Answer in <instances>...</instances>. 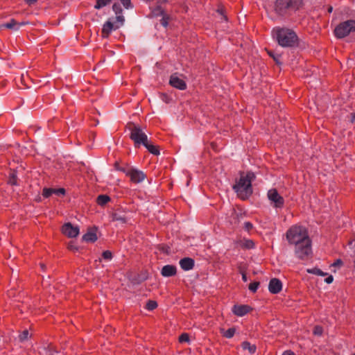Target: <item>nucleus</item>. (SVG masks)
<instances>
[{
    "instance_id": "nucleus-13",
    "label": "nucleus",
    "mask_w": 355,
    "mask_h": 355,
    "mask_svg": "<svg viewBox=\"0 0 355 355\" xmlns=\"http://www.w3.org/2000/svg\"><path fill=\"white\" fill-rule=\"evenodd\" d=\"M169 84L178 89L184 90L187 88L186 83L180 78L177 73L172 74L170 77Z\"/></svg>"
},
{
    "instance_id": "nucleus-4",
    "label": "nucleus",
    "mask_w": 355,
    "mask_h": 355,
    "mask_svg": "<svg viewBox=\"0 0 355 355\" xmlns=\"http://www.w3.org/2000/svg\"><path fill=\"white\" fill-rule=\"evenodd\" d=\"M302 6V0H276L273 11L279 17H286L292 15Z\"/></svg>"
},
{
    "instance_id": "nucleus-34",
    "label": "nucleus",
    "mask_w": 355,
    "mask_h": 355,
    "mask_svg": "<svg viewBox=\"0 0 355 355\" xmlns=\"http://www.w3.org/2000/svg\"><path fill=\"white\" fill-rule=\"evenodd\" d=\"M102 257L106 260H110L112 258V253L110 250L103 251L102 253Z\"/></svg>"
},
{
    "instance_id": "nucleus-31",
    "label": "nucleus",
    "mask_w": 355,
    "mask_h": 355,
    "mask_svg": "<svg viewBox=\"0 0 355 355\" xmlns=\"http://www.w3.org/2000/svg\"><path fill=\"white\" fill-rule=\"evenodd\" d=\"M178 340L180 343H188L190 340L189 335L187 333H182L179 336Z\"/></svg>"
},
{
    "instance_id": "nucleus-46",
    "label": "nucleus",
    "mask_w": 355,
    "mask_h": 355,
    "mask_svg": "<svg viewBox=\"0 0 355 355\" xmlns=\"http://www.w3.org/2000/svg\"><path fill=\"white\" fill-rule=\"evenodd\" d=\"M29 5L35 3L37 0H24Z\"/></svg>"
},
{
    "instance_id": "nucleus-30",
    "label": "nucleus",
    "mask_w": 355,
    "mask_h": 355,
    "mask_svg": "<svg viewBox=\"0 0 355 355\" xmlns=\"http://www.w3.org/2000/svg\"><path fill=\"white\" fill-rule=\"evenodd\" d=\"M259 285H260V283L259 282H253L249 284L248 288L252 293H256Z\"/></svg>"
},
{
    "instance_id": "nucleus-40",
    "label": "nucleus",
    "mask_w": 355,
    "mask_h": 355,
    "mask_svg": "<svg viewBox=\"0 0 355 355\" xmlns=\"http://www.w3.org/2000/svg\"><path fill=\"white\" fill-rule=\"evenodd\" d=\"M244 227L247 231H250L253 228L252 223L248 221L244 223Z\"/></svg>"
},
{
    "instance_id": "nucleus-27",
    "label": "nucleus",
    "mask_w": 355,
    "mask_h": 355,
    "mask_svg": "<svg viewBox=\"0 0 355 355\" xmlns=\"http://www.w3.org/2000/svg\"><path fill=\"white\" fill-rule=\"evenodd\" d=\"M157 306L158 304L155 300H149L146 304L145 309L148 311H153L157 309Z\"/></svg>"
},
{
    "instance_id": "nucleus-41",
    "label": "nucleus",
    "mask_w": 355,
    "mask_h": 355,
    "mask_svg": "<svg viewBox=\"0 0 355 355\" xmlns=\"http://www.w3.org/2000/svg\"><path fill=\"white\" fill-rule=\"evenodd\" d=\"M268 54L270 57H272L274 60L277 62V63H279V58L280 57V55H275L274 53H272V51H268Z\"/></svg>"
},
{
    "instance_id": "nucleus-48",
    "label": "nucleus",
    "mask_w": 355,
    "mask_h": 355,
    "mask_svg": "<svg viewBox=\"0 0 355 355\" xmlns=\"http://www.w3.org/2000/svg\"><path fill=\"white\" fill-rule=\"evenodd\" d=\"M40 266L41 268L42 269V270H45V269H46V266H45V264H44V263H40Z\"/></svg>"
},
{
    "instance_id": "nucleus-33",
    "label": "nucleus",
    "mask_w": 355,
    "mask_h": 355,
    "mask_svg": "<svg viewBox=\"0 0 355 355\" xmlns=\"http://www.w3.org/2000/svg\"><path fill=\"white\" fill-rule=\"evenodd\" d=\"M53 194L64 196L66 194V190L64 188H59V189H53Z\"/></svg>"
},
{
    "instance_id": "nucleus-52",
    "label": "nucleus",
    "mask_w": 355,
    "mask_h": 355,
    "mask_svg": "<svg viewBox=\"0 0 355 355\" xmlns=\"http://www.w3.org/2000/svg\"><path fill=\"white\" fill-rule=\"evenodd\" d=\"M353 355H355V354H354Z\"/></svg>"
},
{
    "instance_id": "nucleus-21",
    "label": "nucleus",
    "mask_w": 355,
    "mask_h": 355,
    "mask_svg": "<svg viewBox=\"0 0 355 355\" xmlns=\"http://www.w3.org/2000/svg\"><path fill=\"white\" fill-rule=\"evenodd\" d=\"M241 248L243 249L250 250L255 248V243L252 239H244L241 242Z\"/></svg>"
},
{
    "instance_id": "nucleus-38",
    "label": "nucleus",
    "mask_w": 355,
    "mask_h": 355,
    "mask_svg": "<svg viewBox=\"0 0 355 355\" xmlns=\"http://www.w3.org/2000/svg\"><path fill=\"white\" fill-rule=\"evenodd\" d=\"M162 18L160 21L161 22V24L164 26V27H166L167 25H168V17H167L166 15H162Z\"/></svg>"
},
{
    "instance_id": "nucleus-9",
    "label": "nucleus",
    "mask_w": 355,
    "mask_h": 355,
    "mask_svg": "<svg viewBox=\"0 0 355 355\" xmlns=\"http://www.w3.org/2000/svg\"><path fill=\"white\" fill-rule=\"evenodd\" d=\"M126 176L130 178L131 182L139 184L146 178V175L141 171L130 168L127 171Z\"/></svg>"
},
{
    "instance_id": "nucleus-50",
    "label": "nucleus",
    "mask_w": 355,
    "mask_h": 355,
    "mask_svg": "<svg viewBox=\"0 0 355 355\" xmlns=\"http://www.w3.org/2000/svg\"><path fill=\"white\" fill-rule=\"evenodd\" d=\"M332 10H333V8H332L331 6H329V7L328 8V12H332Z\"/></svg>"
},
{
    "instance_id": "nucleus-24",
    "label": "nucleus",
    "mask_w": 355,
    "mask_h": 355,
    "mask_svg": "<svg viewBox=\"0 0 355 355\" xmlns=\"http://www.w3.org/2000/svg\"><path fill=\"white\" fill-rule=\"evenodd\" d=\"M17 24H18V22L15 19H12L8 23L3 24L2 27L17 31V30H19V27H17Z\"/></svg>"
},
{
    "instance_id": "nucleus-32",
    "label": "nucleus",
    "mask_w": 355,
    "mask_h": 355,
    "mask_svg": "<svg viewBox=\"0 0 355 355\" xmlns=\"http://www.w3.org/2000/svg\"><path fill=\"white\" fill-rule=\"evenodd\" d=\"M114 168L117 171H121L126 175L127 171L129 168H127L126 166H121L118 162H116L114 164Z\"/></svg>"
},
{
    "instance_id": "nucleus-49",
    "label": "nucleus",
    "mask_w": 355,
    "mask_h": 355,
    "mask_svg": "<svg viewBox=\"0 0 355 355\" xmlns=\"http://www.w3.org/2000/svg\"><path fill=\"white\" fill-rule=\"evenodd\" d=\"M351 121L352 122H355V114H352Z\"/></svg>"
},
{
    "instance_id": "nucleus-51",
    "label": "nucleus",
    "mask_w": 355,
    "mask_h": 355,
    "mask_svg": "<svg viewBox=\"0 0 355 355\" xmlns=\"http://www.w3.org/2000/svg\"><path fill=\"white\" fill-rule=\"evenodd\" d=\"M2 27V26H0V28Z\"/></svg>"
},
{
    "instance_id": "nucleus-5",
    "label": "nucleus",
    "mask_w": 355,
    "mask_h": 355,
    "mask_svg": "<svg viewBox=\"0 0 355 355\" xmlns=\"http://www.w3.org/2000/svg\"><path fill=\"white\" fill-rule=\"evenodd\" d=\"M286 239L290 245H295L309 237L308 230L300 225L291 226L286 233Z\"/></svg>"
},
{
    "instance_id": "nucleus-15",
    "label": "nucleus",
    "mask_w": 355,
    "mask_h": 355,
    "mask_svg": "<svg viewBox=\"0 0 355 355\" xmlns=\"http://www.w3.org/2000/svg\"><path fill=\"white\" fill-rule=\"evenodd\" d=\"M180 266L181 268L185 271L192 270L195 266V261L190 257H184L180 260Z\"/></svg>"
},
{
    "instance_id": "nucleus-35",
    "label": "nucleus",
    "mask_w": 355,
    "mask_h": 355,
    "mask_svg": "<svg viewBox=\"0 0 355 355\" xmlns=\"http://www.w3.org/2000/svg\"><path fill=\"white\" fill-rule=\"evenodd\" d=\"M153 14L155 16H159L164 15V11L160 6H157L153 11Z\"/></svg>"
},
{
    "instance_id": "nucleus-17",
    "label": "nucleus",
    "mask_w": 355,
    "mask_h": 355,
    "mask_svg": "<svg viewBox=\"0 0 355 355\" xmlns=\"http://www.w3.org/2000/svg\"><path fill=\"white\" fill-rule=\"evenodd\" d=\"M83 239L87 242L94 243L97 241L98 237L96 230H90L83 236Z\"/></svg>"
},
{
    "instance_id": "nucleus-1",
    "label": "nucleus",
    "mask_w": 355,
    "mask_h": 355,
    "mask_svg": "<svg viewBox=\"0 0 355 355\" xmlns=\"http://www.w3.org/2000/svg\"><path fill=\"white\" fill-rule=\"evenodd\" d=\"M128 128L130 132V137L134 141L136 148L143 145L150 153L153 155H159L161 153L159 147L155 145L150 140H148V136L140 126L133 123H130Z\"/></svg>"
},
{
    "instance_id": "nucleus-3",
    "label": "nucleus",
    "mask_w": 355,
    "mask_h": 355,
    "mask_svg": "<svg viewBox=\"0 0 355 355\" xmlns=\"http://www.w3.org/2000/svg\"><path fill=\"white\" fill-rule=\"evenodd\" d=\"M272 33L278 44L282 47H294L297 44L298 37L292 29L275 27Z\"/></svg>"
},
{
    "instance_id": "nucleus-7",
    "label": "nucleus",
    "mask_w": 355,
    "mask_h": 355,
    "mask_svg": "<svg viewBox=\"0 0 355 355\" xmlns=\"http://www.w3.org/2000/svg\"><path fill=\"white\" fill-rule=\"evenodd\" d=\"M355 31V20L349 19L340 23L335 28L336 37L342 39Z\"/></svg>"
},
{
    "instance_id": "nucleus-8",
    "label": "nucleus",
    "mask_w": 355,
    "mask_h": 355,
    "mask_svg": "<svg viewBox=\"0 0 355 355\" xmlns=\"http://www.w3.org/2000/svg\"><path fill=\"white\" fill-rule=\"evenodd\" d=\"M268 198L272 203L273 207L282 209L284 205V198L278 193L276 189H271L268 191Z\"/></svg>"
},
{
    "instance_id": "nucleus-39",
    "label": "nucleus",
    "mask_w": 355,
    "mask_h": 355,
    "mask_svg": "<svg viewBox=\"0 0 355 355\" xmlns=\"http://www.w3.org/2000/svg\"><path fill=\"white\" fill-rule=\"evenodd\" d=\"M161 99H162V101H164L166 103H169L171 102V98L169 97L166 94H161Z\"/></svg>"
},
{
    "instance_id": "nucleus-36",
    "label": "nucleus",
    "mask_w": 355,
    "mask_h": 355,
    "mask_svg": "<svg viewBox=\"0 0 355 355\" xmlns=\"http://www.w3.org/2000/svg\"><path fill=\"white\" fill-rule=\"evenodd\" d=\"M28 335H29V333H28V330H24L20 334H19V340L21 341H23V340H25L28 338Z\"/></svg>"
},
{
    "instance_id": "nucleus-25",
    "label": "nucleus",
    "mask_w": 355,
    "mask_h": 355,
    "mask_svg": "<svg viewBox=\"0 0 355 355\" xmlns=\"http://www.w3.org/2000/svg\"><path fill=\"white\" fill-rule=\"evenodd\" d=\"M306 271H307L308 273L313 274V275H318V276H326V275H327V272H323L320 268H316V267L313 268H311V269H307Z\"/></svg>"
},
{
    "instance_id": "nucleus-23",
    "label": "nucleus",
    "mask_w": 355,
    "mask_h": 355,
    "mask_svg": "<svg viewBox=\"0 0 355 355\" xmlns=\"http://www.w3.org/2000/svg\"><path fill=\"white\" fill-rule=\"evenodd\" d=\"M111 200V198L107 195H99L96 198V203L98 205L104 206Z\"/></svg>"
},
{
    "instance_id": "nucleus-18",
    "label": "nucleus",
    "mask_w": 355,
    "mask_h": 355,
    "mask_svg": "<svg viewBox=\"0 0 355 355\" xmlns=\"http://www.w3.org/2000/svg\"><path fill=\"white\" fill-rule=\"evenodd\" d=\"M17 180V171L15 169H10L7 183L11 186H17L18 185Z\"/></svg>"
},
{
    "instance_id": "nucleus-28",
    "label": "nucleus",
    "mask_w": 355,
    "mask_h": 355,
    "mask_svg": "<svg viewBox=\"0 0 355 355\" xmlns=\"http://www.w3.org/2000/svg\"><path fill=\"white\" fill-rule=\"evenodd\" d=\"M323 327L320 325H315L313 329V334L315 336H321L323 334Z\"/></svg>"
},
{
    "instance_id": "nucleus-14",
    "label": "nucleus",
    "mask_w": 355,
    "mask_h": 355,
    "mask_svg": "<svg viewBox=\"0 0 355 355\" xmlns=\"http://www.w3.org/2000/svg\"><path fill=\"white\" fill-rule=\"evenodd\" d=\"M121 23L119 24L114 25L112 21L110 20L107 21L103 26L102 28V36L103 37H108L110 33L113 30H116L119 28L121 26Z\"/></svg>"
},
{
    "instance_id": "nucleus-44",
    "label": "nucleus",
    "mask_w": 355,
    "mask_h": 355,
    "mask_svg": "<svg viewBox=\"0 0 355 355\" xmlns=\"http://www.w3.org/2000/svg\"><path fill=\"white\" fill-rule=\"evenodd\" d=\"M282 355H295L292 350H286L283 352Z\"/></svg>"
},
{
    "instance_id": "nucleus-43",
    "label": "nucleus",
    "mask_w": 355,
    "mask_h": 355,
    "mask_svg": "<svg viewBox=\"0 0 355 355\" xmlns=\"http://www.w3.org/2000/svg\"><path fill=\"white\" fill-rule=\"evenodd\" d=\"M68 249L73 250V251H77L78 250V247L75 246L72 243L69 244Z\"/></svg>"
},
{
    "instance_id": "nucleus-6",
    "label": "nucleus",
    "mask_w": 355,
    "mask_h": 355,
    "mask_svg": "<svg viewBox=\"0 0 355 355\" xmlns=\"http://www.w3.org/2000/svg\"><path fill=\"white\" fill-rule=\"evenodd\" d=\"M311 240L309 237L304 241L295 244V254L300 260H306L312 254Z\"/></svg>"
},
{
    "instance_id": "nucleus-26",
    "label": "nucleus",
    "mask_w": 355,
    "mask_h": 355,
    "mask_svg": "<svg viewBox=\"0 0 355 355\" xmlns=\"http://www.w3.org/2000/svg\"><path fill=\"white\" fill-rule=\"evenodd\" d=\"M112 0H96V3L94 6L96 9H101L107 5H109Z\"/></svg>"
},
{
    "instance_id": "nucleus-47",
    "label": "nucleus",
    "mask_w": 355,
    "mask_h": 355,
    "mask_svg": "<svg viewBox=\"0 0 355 355\" xmlns=\"http://www.w3.org/2000/svg\"><path fill=\"white\" fill-rule=\"evenodd\" d=\"M27 24H28L27 21H22V22H20V23L18 22L17 27H19V28L21 26H24V25H26Z\"/></svg>"
},
{
    "instance_id": "nucleus-11",
    "label": "nucleus",
    "mask_w": 355,
    "mask_h": 355,
    "mask_svg": "<svg viewBox=\"0 0 355 355\" xmlns=\"http://www.w3.org/2000/svg\"><path fill=\"white\" fill-rule=\"evenodd\" d=\"M253 309L247 304H235L232 307V313L239 317H242L250 313Z\"/></svg>"
},
{
    "instance_id": "nucleus-42",
    "label": "nucleus",
    "mask_w": 355,
    "mask_h": 355,
    "mask_svg": "<svg viewBox=\"0 0 355 355\" xmlns=\"http://www.w3.org/2000/svg\"><path fill=\"white\" fill-rule=\"evenodd\" d=\"M334 280V277L331 275H329L325 279H324V282L327 283V284H331L332 283Z\"/></svg>"
},
{
    "instance_id": "nucleus-16",
    "label": "nucleus",
    "mask_w": 355,
    "mask_h": 355,
    "mask_svg": "<svg viewBox=\"0 0 355 355\" xmlns=\"http://www.w3.org/2000/svg\"><path fill=\"white\" fill-rule=\"evenodd\" d=\"M177 273V268L173 265H166L163 266L161 270V274L164 277H172Z\"/></svg>"
},
{
    "instance_id": "nucleus-29",
    "label": "nucleus",
    "mask_w": 355,
    "mask_h": 355,
    "mask_svg": "<svg viewBox=\"0 0 355 355\" xmlns=\"http://www.w3.org/2000/svg\"><path fill=\"white\" fill-rule=\"evenodd\" d=\"M53 195V188L44 187L42 189V196L44 198H48Z\"/></svg>"
},
{
    "instance_id": "nucleus-19",
    "label": "nucleus",
    "mask_w": 355,
    "mask_h": 355,
    "mask_svg": "<svg viewBox=\"0 0 355 355\" xmlns=\"http://www.w3.org/2000/svg\"><path fill=\"white\" fill-rule=\"evenodd\" d=\"M241 347L243 350H248L251 354H254L257 351L256 345H252L249 341L247 340L242 342Z\"/></svg>"
},
{
    "instance_id": "nucleus-2",
    "label": "nucleus",
    "mask_w": 355,
    "mask_h": 355,
    "mask_svg": "<svg viewBox=\"0 0 355 355\" xmlns=\"http://www.w3.org/2000/svg\"><path fill=\"white\" fill-rule=\"evenodd\" d=\"M255 178V174L252 171L239 172V178L232 188L240 199L247 200L252 194V182Z\"/></svg>"
},
{
    "instance_id": "nucleus-10",
    "label": "nucleus",
    "mask_w": 355,
    "mask_h": 355,
    "mask_svg": "<svg viewBox=\"0 0 355 355\" xmlns=\"http://www.w3.org/2000/svg\"><path fill=\"white\" fill-rule=\"evenodd\" d=\"M62 232L69 238H75L79 234L78 227H74L71 223H64L62 227Z\"/></svg>"
},
{
    "instance_id": "nucleus-20",
    "label": "nucleus",
    "mask_w": 355,
    "mask_h": 355,
    "mask_svg": "<svg viewBox=\"0 0 355 355\" xmlns=\"http://www.w3.org/2000/svg\"><path fill=\"white\" fill-rule=\"evenodd\" d=\"M111 218L112 221H119L122 224H125L128 222L127 218L119 212L112 213Z\"/></svg>"
},
{
    "instance_id": "nucleus-12",
    "label": "nucleus",
    "mask_w": 355,
    "mask_h": 355,
    "mask_svg": "<svg viewBox=\"0 0 355 355\" xmlns=\"http://www.w3.org/2000/svg\"><path fill=\"white\" fill-rule=\"evenodd\" d=\"M282 282L280 279L277 278H272L268 284V290L269 292L272 294H278L282 290Z\"/></svg>"
},
{
    "instance_id": "nucleus-37",
    "label": "nucleus",
    "mask_w": 355,
    "mask_h": 355,
    "mask_svg": "<svg viewBox=\"0 0 355 355\" xmlns=\"http://www.w3.org/2000/svg\"><path fill=\"white\" fill-rule=\"evenodd\" d=\"M239 272L242 275V279L243 282H247V275L245 268H242L241 266L239 267Z\"/></svg>"
},
{
    "instance_id": "nucleus-45",
    "label": "nucleus",
    "mask_w": 355,
    "mask_h": 355,
    "mask_svg": "<svg viewBox=\"0 0 355 355\" xmlns=\"http://www.w3.org/2000/svg\"><path fill=\"white\" fill-rule=\"evenodd\" d=\"M343 264V261L341 259H337L334 263H333V266H338V265H342Z\"/></svg>"
},
{
    "instance_id": "nucleus-22",
    "label": "nucleus",
    "mask_w": 355,
    "mask_h": 355,
    "mask_svg": "<svg viewBox=\"0 0 355 355\" xmlns=\"http://www.w3.org/2000/svg\"><path fill=\"white\" fill-rule=\"evenodd\" d=\"M220 332L223 337L226 338H232L236 333V328L231 327L227 330H225L224 329H220Z\"/></svg>"
}]
</instances>
